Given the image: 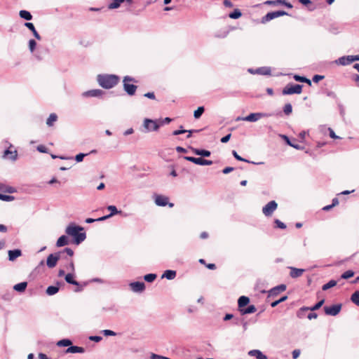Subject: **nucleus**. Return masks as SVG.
<instances>
[{"instance_id": "obj_1", "label": "nucleus", "mask_w": 359, "mask_h": 359, "mask_svg": "<svg viewBox=\"0 0 359 359\" xmlns=\"http://www.w3.org/2000/svg\"><path fill=\"white\" fill-rule=\"evenodd\" d=\"M83 230V227L76 225L74 223H71L67 226L65 233L68 236L73 237L74 243L79 245L86 238V233Z\"/></svg>"}, {"instance_id": "obj_2", "label": "nucleus", "mask_w": 359, "mask_h": 359, "mask_svg": "<svg viewBox=\"0 0 359 359\" xmlns=\"http://www.w3.org/2000/svg\"><path fill=\"white\" fill-rule=\"evenodd\" d=\"M119 81L118 76L114 74L97 76V82L102 88L109 89L116 86Z\"/></svg>"}, {"instance_id": "obj_3", "label": "nucleus", "mask_w": 359, "mask_h": 359, "mask_svg": "<svg viewBox=\"0 0 359 359\" xmlns=\"http://www.w3.org/2000/svg\"><path fill=\"white\" fill-rule=\"evenodd\" d=\"M135 81V79L129 76H126L123 79V89L129 95H133L137 90V86L134 84H130L129 82Z\"/></svg>"}, {"instance_id": "obj_4", "label": "nucleus", "mask_w": 359, "mask_h": 359, "mask_svg": "<svg viewBox=\"0 0 359 359\" xmlns=\"http://www.w3.org/2000/svg\"><path fill=\"white\" fill-rule=\"evenodd\" d=\"M143 126L145 128V132L157 131L160 128V124L157 120L145 118Z\"/></svg>"}, {"instance_id": "obj_5", "label": "nucleus", "mask_w": 359, "mask_h": 359, "mask_svg": "<svg viewBox=\"0 0 359 359\" xmlns=\"http://www.w3.org/2000/svg\"><path fill=\"white\" fill-rule=\"evenodd\" d=\"M271 115L267 113H251L245 117H238L237 120H243L249 122H255L262 118L269 117Z\"/></svg>"}, {"instance_id": "obj_6", "label": "nucleus", "mask_w": 359, "mask_h": 359, "mask_svg": "<svg viewBox=\"0 0 359 359\" xmlns=\"http://www.w3.org/2000/svg\"><path fill=\"white\" fill-rule=\"evenodd\" d=\"M302 86L299 84H287L283 90V95L300 94Z\"/></svg>"}, {"instance_id": "obj_7", "label": "nucleus", "mask_w": 359, "mask_h": 359, "mask_svg": "<svg viewBox=\"0 0 359 359\" xmlns=\"http://www.w3.org/2000/svg\"><path fill=\"white\" fill-rule=\"evenodd\" d=\"M168 200V197L163 195L156 194L154 196V202L158 206L164 207L168 205L170 208H172L174 204L172 203H169Z\"/></svg>"}, {"instance_id": "obj_8", "label": "nucleus", "mask_w": 359, "mask_h": 359, "mask_svg": "<svg viewBox=\"0 0 359 359\" xmlns=\"http://www.w3.org/2000/svg\"><path fill=\"white\" fill-rule=\"evenodd\" d=\"M278 204L275 201L269 202L263 208L262 212L265 216H271L276 210Z\"/></svg>"}, {"instance_id": "obj_9", "label": "nucleus", "mask_w": 359, "mask_h": 359, "mask_svg": "<svg viewBox=\"0 0 359 359\" xmlns=\"http://www.w3.org/2000/svg\"><path fill=\"white\" fill-rule=\"evenodd\" d=\"M341 309V304H334L330 306H325L324 311L327 315L335 316H337Z\"/></svg>"}, {"instance_id": "obj_10", "label": "nucleus", "mask_w": 359, "mask_h": 359, "mask_svg": "<svg viewBox=\"0 0 359 359\" xmlns=\"http://www.w3.org/2000/svg\"><path fill=\"white\" fill-rule=\"evenodd\" d=\"M287 15V13L285 12V11H274V12H270V13H268L262 19V22H268V21H270L274 18H278V17H280V16H283V15Z\"/></svg>"}, {"instance_id": "obj_11", "label": "nucleus", "mask_w": 359, "mask_h": 359, "mask_svg": "<svg viewBox=\"0 0 359 359\" xmlns=\"http://www.w3.org/2000/svg\"><path fill=\"white\" fill-rule=\"evenodd\" d=\"M60 254H50L47 257L46 264L49 268H53L56 266L57 261L60 259Z\"/></svg>"}, {"instance_id": "obj_12", "label": "nucleus", "mask_w": 359, "mask_h": 359, "mask_svg": "<svg viewBox=\"0 0 359 359\" xmlns=\"http://www.w3.org/2000/svg\"><path fill=\"white\" fill-rule=\"evenodd\" d=\"M130 287L134 292H142L145 289V284L144 282H133L130 283Z\"/></svg>"}, {"instance_id": "obj_13", "label": "nucleus", "mask_w": 359, "mask_h": 359, "mask_svg": "<svg viewBox=\"0 0 359 359\" xmlns=\"http://www.w3.org/2000/svg\"><path fill=\"white\" fill-rule=\"evenodd\" d=\"M285 290H286V285L284 284H281L278 286H276L269 291V297H276L279 293L285 291Z\"/></svg>"}, {"instance_id": "obj_14", "label": "nucleus", "mask_w": 359, "mask_h": 359, "mask_svg": "<svg viewBox=\"0 0 359 359\" xmlns=\"http://www.w3.org/2000/svg\"><path fill=\"white\" fill-rule=\"evenodd\" d=\"M104 92L100 89H93L85 91L82 93V96L83 97H101L103 95Z\"/></svg>"}, {"instance_id": "obj_15", "label": "nucleus", "mask_w": 359, "mask_h": 359, "mask_svg": "<svg viewBox=\"0 0 359 359\" xmlns=\"http://www.w3.org/2000/svg\"><path fill=\"white\" fill-rule=\"evenodd\" d=\"M324 303V300H321L320 302H318L317 304H316L313 306L312 307H302L299 309V311H298L297 313V316L298 317H301V314L303 311H315V310H317L318 309H320L322 305Z\"/></svg>"}, {"instance_id": "obj_16", "label": "nucleus", "mask_w": 359, "mask_h": 359, "mask_svg": "<svg viewBox=\"0 0 359 359\" xmlns=\"http://www.w3.org/2000/svg\"><path fill=\"white\" fill-rule=\"evenodd\" d=\"M107 209L110 211V214L109 215H105V216H103L102 217H100L98 219H97V220H105L109 217H111L112 216L118 214V213H121V211H118L116 208V207L115 205H109L107 207Z\"/></svg>"}, {"instance_id": "obj_17", "label": "nucleus", "mask_w": 359, "mask_h": 359, "mask_svg": "<svg viewBox=\"0 0 359 359\" xmlns=\"http://www.w3.org/2000/svg\"><path fill=\"white\" fill-rule=\"evenodd\" d=\"M250 356L255 357L257 359H268L267 356L264 355L261 351L253 349L248 352Z\"/></svg>"}, {"instance_id": "obj_18", "label": "nucleus", "mask_w": 359, "mask_h": 359, "mask_svg": "<svg viewBox=\"0 0 359 359\" xmlns=\"http://www.w3.org/2000/svg\"><path fill=\"white\" fill-rule=\"evenodd\" d=\"M335 63L339 65L345 66L350 65L351 62V55L342 56L335 60Z\"/></svg>"}, {"instance_id": "obj_19", "label": "nucleus", "mask_w": 359, "mask_h": 359, "mask_svg": "<svg viewBox=\"0 0 359 359\" xmlns=\"http://www.w3.org/2000/svg\"><path fill=\"white\" fill-rule=\"evenodd\" d=\"M8 253V259H9V261H11V262H13L18 257H20L22 255V252L19 249L9 250Z\"/></svg>"}, {"instance_id": "obj_20", "label": "nucleus", "mask_w": 359, "mask_h": 359, "mask_svg": "<svg viewBox=\"0 0 359 359\" xmlns=\"http://www.w3.org/2000/svg\"><path fill=\"white\" fill-rule=\"evenodd\" d=\"M177 273L174 270H166L163 273L161 278H166L168 280H173L176 277Z\"/></svg>"}, {"instance_id": "obj_21", "label": "nucleus", "mask_w": 359, "mask_h": 359, "mask_svg": "<svg viewBox=\"0 0 359 359\" xmlns=\"http://www.w3.org/2000/svg\"><path fill=\"white\" fill-rule=\"evenodd\" d=\"M290 276L292 278H298L299 276H301L304 270V269H297V268H294V267H290Z\"/></svg>"}, {"instance_id": "obj_22", "label": "nucleus", "mask_w": 359, "mask_h": 359, "mask_svg": "<svg viewBox=\"0 0 359 359\" xmlns=\"http://www.w3.org/2000/svg\"><path fill=\"white\" fill-rule=\"evenodd\" d=\"M84 351H85V349L83 347L76 346H71L66 351L67 353H84Z\"/></svg>"}, {"instance_id": "obj_23", "label": "nucleus", "mask_w": 359, "mask_h": 359, "mask_svg": "<svg viewBox=\"0 0 359 359\" xmlns=\"http://www.w3.org/2000/svg\"><path fill=\"white\" fill-rule=\"evenodd\" d=\"M193 152L198 156L208 157L210 156V151L205 149H192Z\"/></svg>"}, {"instance_id": "obj_24", "label": "nucleus", "mask_w": 359, "mask_h": 359, "mask_svg": "<svg viewBox=\"0 0 359 359\" xmlns=\"http://www.w3.org/2000/svg\"><path fill=\"white\" fill-rule=\"evenodd\" d=\"M250 302V299L245 296H241L239 297L238 301V307L240 309H243V307L248 305Z\"/></svg>"}, {"instance_id": "obj_25", "label": "nucleus", "mask_w": 359, "mask_h": 359, "mask_svg": "<svg viewBox=\"0 0 359 359\" xmlns=\"http://www.w3.org/2000/svg\"><path fill=\"white\" fill-rule=\"evenodd\" d=\"M68 243V238L66 236L63 235L57 239L56 245L57 247H62L67 245Z\"/></svg>"}, {"instance_id": "obj_26", "label": "nucleus", "mask_w": 359, "mask_h": 359, "mask_svg": "<svg viewBox=\"0 0 359 359\" xmlns=\"http://www.w3.org/2000/svg\"><path fill=\"white\" fill-rule=\"evenodd\" d=\"M27 286V282H21L20 283L15 284L13 286V289L17 292H22L25 290Z\"/></svg>"}, {"instance_id": "obj_27", "label": "nucleus", "mask_w": 359, "mask_h": 359, "mask_svg": "<svg viewBox=\"0 0 359 359\" xmlns=\"http://www.w3.org/2000/svg\"><path fill=\"white\" fill-rule=\"evenodd\" d=\"M257 311L256 307L254 305H250L248 307L245 309H240V311L242 314H248V313H253Z\"/></svg>"}, {"instance_id": "obj_28", "label": "nucleus", "mask_w": 359, "mask_h": 359, "mask_svg": "<svg viewBox=\"0 0 359 359\" xmlns=\"http://www.w3.org/2000/svg\"><path fill=\"white\" fill-rule=\"evenodd\" d=\"M19 15L21 18H23L26 20H31L32 19V15L27 11H25V10L20 11L19 13Z\"/></svg>"}, {"instance_id": "obj_29", "label": "nucleus", "mask_w": 359, "mask_h": 359, "mask_svg": "<svg viewBox=\"0 0 359 359\" xmlns=\"http://www.w3.org/2000/svg\"><path fill=\"white\" fill-rule=\"evenodd\" d=\"M58 291H59V287L57 286L51 285V286L48 287V288L46 289V294L48 295L51 296V295L56 294Z\"/></svg>"}, {"instance_id": "obj_30", "label": "nucleus", "mask_w": 359, "mask_h": 359, "mask_svg": "<svg viewBox=\"0 0 359 359\" xmlns=\"http://www.w3.org/2000/svg\"><path fill=\"white\" fill-rule=\"evenodd\" d=\"M184 159L191 161L195 164L201 165L202 158H195L192 156H184Z\"/></svg>"}, {"instance_id": "obj_31", "label": "nucleus", "mask_w": 359, "mask_h": 359, "mask_svg": "<svg viewBox=\"0 0 359 359\" xmlns=\"http://www.w3.org/2000/svg\"><path fill=\"white\" fill-rule=\"evenodd\" d=\"M65 280L68 283L72 284V285H79V283L74 280V275L72 273H67L65 276Z\"/></svg>"}, {"instance_id": "obj_32", "label": "nucleus", "mask_w": 359, "mask_h": 359, "mask_svg": "<svg viewBox=\"0 0 359 359\" xmlns=\"http://www.w3.org/2000/svg\"><path fill=\"white\" fill-rule=\"evenodd\" d=\"M114 1L109 4V9H115L120 6V5L125 1V0H113Z\"/></svg>"}, {"instance_id": "obj_33", "label": "nucleus", "mask_w": 359, "mask_h": 359, "mask_svg": "<svg viewBox=\"0 0 359 359\" xmlns=\"http://www.w3.org/2000/svg\"><path fill=\"white\" fill-rule=\"evenodd\" d=\"M57 116L55 114H50L49 117L46 121V124L48 126H52L53 123L57 121Z\"/></svg>"}, {"instance_id": "obj_34", "label": "nucleus", "mask_w": 359, "mask_h": 359, "mask_svg": "<svg viewBox=\"0 0 359 359\" xmlns=\"http://www.w3.org/2000/svg\"><path fill=\"white\" fill-rule=\"evenodd\" d=\"M281 137L285 140L286 143L290 145V147L295 148L297 149H301L302 147L299 144H294L292 143V142H290V139L287 136L283 135H281Z\"/></svg>"}, {"instance_id": "obj_35", "label": "nucleus", "mask_w": 359, "mask_h": 359, "mask_svg": "<svg viewBox=\"0 0 359 359\" xmlns=\"http://www.w3.org/2000/svg\"><path fill=\"white\" fill-rule=\"evenodd\" d=\"M242 15V13L239 9H235L233 12L229 13V16L231 19H238Z\"/></svg>"}, {"instance_id": "obj_36", "label": "nucleus", "mask_w": 359, "mask_h": 359, "mask_svg": "<svg viewBox=\"0 0 359 359\" xmlns=\"http://www.w3.org/2000/svg\"><path fill=\"white\" fill-rule=\"evenodd\" d=\"M351 299L355 305L359 306V291L353 293Z\"/></svg>"}, {"instance_id": "obj_37", "label": "nucleus", "mask_w": 359, "mask_h": 359, "mask_svg": "<svg viewBox=\"0 0 359 359\" xmlns=\"http://www.w3.org/2000/svg\"><path fill=\"white\" fill-rule=\"evenodd\" d=\"M336 285H337V281L334 280H331L326 284L323 285L322 289H323V290H327L335 286Z\"/></svg>"}, {"instance_id": "obj_38", "label": "nucleus", "mask_w": 359, "mask_h": 359, "mask_svg": "<svg viewBox=\"0 0 359 359\" xmlns=\"http://www.w3.org/2000/svg\"><path fill=\"white\" fill-rule=\"evenodd\" d=\"M5 156H8V158L13 160V161H15L16 160L17 158V151H11L9 150H6L5 151V153H4Z\"/></svg>"}, {"instance_id": "obj_39", "label": "nucleus", "mask_w": 359, "mask_h": 359, "mask_svg": "<svg viewBox=\"0 0 359 359\" xmlns=\"http://www.w3.org/2000/svg\"><path fill=\"white\" fill-rule=\"evenodd\" d=\"M204 112V107H199L194 112V116L195 118H199L201 116Z\"/></svg>"}, {"instance_id": "obj_40", "label": "nucleus", "mask_w": 359, "mask_h": 359, "mask_svg": "<svg viewBox=\"0 0 359 359\" xmlns=\"http://www.w3.org/2000/svg\"><path fill=\"white\" fill-rule=\"evenodd\" d=\"M156 278V275L154 273H149L144 276V279L145 281L148 283L153 282Z\"/></svg>"}, {"instance_id": "obj_41", "label": "nucleus", "mask_w": 359, "mask_h": 359, "mask_svg": "<svg viewBox=\"0 0 359 359\" xmlns=\"http://www.w3.org/2000/svg\"><path fill=\"white\" fill-rule=\"evenodd\" d=\"M354 275V272L351 270H348L346 271H345L342 275H341V278L343 279H348L349 278H351L353 277Z\"/></svg>"}, {"instance_id": "obj_42", "label": "nucleus", "mask_w": 359, "mask_h": 359, "mask_svg": "<svg viewBox=\"0 0 359 359\" xmlns=\"http://www.w3.org/2000/svg\"><path fill=\"white\" fill-rule=\"evenodd\" d=\"M72 344V341L69 339H62L57 342V345L60 346H69Z\"/></svg>"}, {"instance_id": "obj_43", "label": "nucleus", "mask_w": 359, "mask_h": 359, "mask_svg": "<svg viewBox=\"0 0 359 359\" xmlns=\"http://www.w3.org/2000/svg\"><path fill=\"white\" fill-rule=\"evenodd\" d=\"M283 111L287 115L290 114L292 111V107L291 104H290V103L286 104L284 106Z\"/></svg>"}, {"instance_id": "obj_44", "label": "nucleus", "mask_w": 359, "mask_h": 359, "mask_svg": "<svg viewBox=\"0 0 359 359\" xmlns=\"http://www.w3.org/2000/svg\"><path fill=\"white\" fill-rule=\"evenodd\" d=\"M36 46V43L34 39H30L29 41V49L32 53L34 52Z\"/></svg>"}, {"instance_id": "obj_45", "label": "nucleus", "mask_w": 359, "mask_h": 359, "mask_svg": "<svg viewBox=\"0 0 359 359\" xmlns=\"http://www.w3.org/2000/svg\"><path fill=\"white\" fill-rule=\"evenodd\" d=\"M0 199L4 201H11L13 199V196L0 194Z\"/></svg>"}, {"instance_id": "obj_46", "label": "nucleus", "mask_w": 359, "mask_h": 359, "mask_svg": "<svg viewBox=\"0 0 359 359\" xmlns=\"http://www.w3.org/2000/svg\"><path fill=\"white\" fill-rule=\"evenodd\" d=\"M158 123L160 124V127L164 124H168L171 122L172 119L170 118L166 117L164 119H157Z\"/></svg>"}, {"instance_id": "obj_47", "label": "nucleus", "mask_w": 359, "mask_h": 359, "mask_svg": "<svg viewBox=\"0 0 359 359\" xmlns=\"http://www.w3.org/2000/svg\"><path fill=\"white\" fill-rule=\"evenodd\" d=\"M232 154L233 155V156L235 157L236 159H237L238 161H244V162H247V163H250L249 161L242 158L241 156H239L237 152L236 151H232Z\"/></svg>"}, {"instance_id": "obj_48", "label": "nucleus", "mask_w": 359, "mask_h": 359, "mask_svg": "<svg viewBox=\"0 0 359 359\" xmlns=\"http://www.w3.org/2000/svg\"><path fill=\"white\" fill-rule=\"evenodd\" d=\"M85 156H86V154H83V153H80V154H77L75 156L76 161L78 162V163L81 162L83 161V159Z\"/></svg>"}, {"instance_id": "obj_49", "label": "nucleus", "mask_w": 359, "mask_h": 359, "mask_svg": "<svg viewBox=\"0 0 359 359\" xmlns=\"http://www.w3.org/2000/svg\"><path fill=\"white\" fill-rule=\"evenodd\" d=\"M276 2L278 4H282L283 5H285L289 8H292V5L290 3L287 2L285 0H276Z\"/></svg>"}, {"instance_id": "obj_50", "label": "nucleus", "mask_w": 359, "mask_h": 359, "mask_svg": "<svg viewBox=\"0 0 359 359\" xmlns=\"http://www.w3.org/2000/svg\"><path fill=\"white\" fill-rule=\"evenodd\" d=\"M275 223L276 224L277 226L280 229H284L286 228V225L279 219H276Z\"/></svg>"}, {"instance_id": "obj_51", "label": "nucleus", "mask_w": 359, "mask_h": 359, "mask_svg": "<svg viewBox=\"0 0 359 359\" xmlns=\"http://www.w3.org/2000/svg\"><path fill=\"white\" fill-rule=\"evenodd\" d=\"M102 332L105 336H115L116 335V333L114 331L109 330H104L102 331Z\"/></svg>"}, {"instance_id": "obj_52", "label": "nucleus", "mask_w": 359, "mask_h": 359, "mask_svg": "<svg viewBox=\"0 0 359 359\" xmlns=\"http://www.w3.org/2000/svg\"><path fill=\"white\" fill-rule=\"evenodd\" d=\"M150 359H167V357L151 353Z\"/></svg>"}, {"instance_id": "obj_53", "label": "nucleus", "mask_w": 359, "mask_h": 359, "mask_svg": "<svg viewBox=\"0 0 359 359\" xmlns=\"http://www.w3.org/2000/svg\"><path fill=\"white\" fill-rule=\"evenodd\" d=\"M323 79H324V76H322V75H315L313 77V81L314 83H318V81H320V80H323Z\"/></svg>"}, {"instance_id": "obj_54", "label": "nucleus", "mask_w": 359, "mask_h": 359, "mask_svg": "<svg viewBox=\"0 0 359 359\" xmlns=\"http://www.w3.org/2000/svg\"><path fill=\"white\" fill-rule=\"evenodd\" d=\"M102 337H100V336H90V337H89V339H90V341H95V342H99V341H100L102 340Z\"/></svg>"}, {"instance_id": "obj_55", "label": "nucleus", "mask_w": 359, "mask_h": 359, "mask_svg": "<svg viewBox=\"0 0 359 359\" xmlns=\"http://www.w3.org/2000/svg\"><path fill=\"white\" fill-rule=\"evenodd\" d=\"M292 354L293 359H297L300 355V350L295 349L292 351Z\"/></svg>"}, {"instance_id": "obj_56", "label": "nucleus", "mask_w": 359, "mask_h": 359, "mask_svg": "<svg viewBox=\"0 0 359 359\" xmlns=\"http://www.w3.org/2000/svg\"><path fill=\"white\" fill-rule=\"evenodd\" d=\"M37 150L41 153H46L47 152V148L43 145H39L37 147Z\"/></svg>"}, {"instance_id": "obj_57", "label": "nucleus", "mask_w": 359, "mask_h": 359, "mask_svg": "<svg viewBox=\"0 0 359 359\" xmlns=\"http://www.w3.org/2000/svg\"><path fill=\"white\" fill-rule=\"evenodd\" d=\"M328 130H329L330 136L331 138H333V139H339V136L335 135L334 130L332 128H330L328 129Z\"/></svg>"}, {"instance_id": "obj_58", "label": "nucleus", "mask_w": 359, "mask_h": 359, "mask_svg": "<svg viewBox=\"0 0 359 359\" xmlns=\"http://www.w3.org/2000/svg\"><path fill=\"white\" fill-rule=\"evenodd\" d=\"M25 26L27 27L29 29H30L32 32L34 31L35 27L32 22H25Z\"/></svg>"}, {"instance_id": "obj_59", "label": "nucleus", "mask_w": 359, "mask_h": 359, "mask_svg": "<svg viewBox=\"0 0 359 359\" xmlns=\"http://www.w3.org/2000/svg\"><path fill=\"white\" fill-rule=\"evenodd\" d=\"M144 96L147 98H149V99H152V100L155 99V95L152 92L147 93L144 95Z\"/></svg>"}, {"instance_id": "obj_60", "label": "nucleus", "mask_w": 359, "mask_h": 359, "mask_svg": "<svg viewBox=\"0 0 359 359\" xmlns=\"http://www.w3.org/2000/svg\"><path fill=\"white\" fill-rule=\"evenodd\" d=\"M212 164V161L202 158L201 165H210Z\"/></svg>"}, {"instance_id": "obj_61", "label": "nucleus", "mask_w": 359, "mask_h": 359, "mask_svg": "<svg viewBox=\"0 0 359 359\" xmlns=\"http://www.w3.org/2000/svg\"><path fill=\"white\" fill-rule=\"evenodd\" d=\"M231 138V134H228L221 139L222 143H226Z\"/></svg>"}, {"instance_id": "obj_62", "label": "nucleus", "mask_w": 359, "mask_h": 359, "mask_svg": "<svg viewBox=\"0 0 359 359\" xmlns=\"http://www.w3.org/2000/svg\"><path fill=\"white\" fill-rule=\"evenodd\" d=\"M223 4L226 7L231 8L233 6V4L229 0H224Z\"/></svg>"}, {"instance_id": "obj_63", "label": "nucleus", "mask_w": 359, "mask_h": 359, "mask_svg": "<svg viewBox=\"0 0 359 359\" xmlns=\"http://www.w3.org/2000/svg\"><path fill=\"white\" fill-rule=\"evenodd\" d=\"M233 168L232 167H226L223 170H222V172L224 174H228L230 172L233 171Z\"/></svg>"}, {"instance_id": "obj_64", "label": "nucleus", "mask_w": 359, "mask_h": 359, "mask_svg": "<svg viewBox=\"0 0 359 359\" xmlns=\"http://www.w3.org/2000/svg\"><path fill=\"white\" fill-rule=\"evenodd\" d=\"M317 317H318V315L316 313H313V312L309 313V315L307 316V318L309 320L315 319Z\"/></svg>"}]
</instances>
